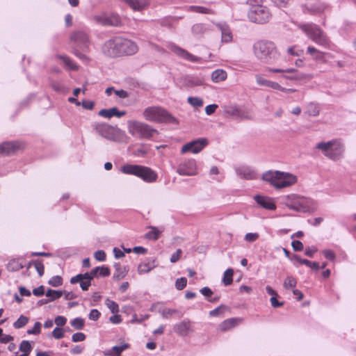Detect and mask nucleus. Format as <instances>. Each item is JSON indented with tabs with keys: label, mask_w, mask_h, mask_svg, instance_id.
<instances>
[{
	"label": "nucleus",
	"mask_w": 356,
	"mask_h": 356,
	"mask_svg": "<svg viewBox=\"0 0 356 356\" xmlns=\"http://www.w3.org/2000/svg\"><path fill=\"white\" fill-rule=\"evenodd\" d=\"M48 284L53 287H58L63 284V278L60 275L51 277L48 281Z\"/></svg>",
	"instance_id": "47"
},
{
	"label": "nucleus",
	"mask_w": 356,
	"mask_h": 356,
	"mask_svg": "<svg viewBox=\"0 0 356 356\" xmlns=\"http://www.w3.org/2000/svg\"><path fill=\"white\" fill-rule=\"evenodd\" d=\"M125 114V111H120L117 107H112L109 109L103 108L100 110L98 113L99 115L108 119L114 116L121 118L124 116Z\"/></svg>",
	"instance_id": "20"
},
{
	"label": "nucleus",
	"mask_w": 356,
	"mask_h": 356,
	"mask_svg": "<svg viewBox=\"0 0 356 356\" xmlns=\"http://www.w3.org/2000/svg\"><path fill=\"white\" fill-rule=\"evenodd\" d=\"M64 293V290H54L48 289L46 291L45 296L49 298L50 302L59 299Z\"/></svg>",
	"instance_id": "33"
},
{
	"label": "nucleus",
	"mask_w": 356,
	"mask_h": 356,
	"mask_svg": "<svg viewBox=\"0 0 356 356\" xmlns=\"http://www.w3.org/2000/svg\"><path fill=\"white\" fill-rule=\"evenodd\" d=\"M86 338V336L83 332H76L72 336V341L73 342H81L83 341Z\"/></svg>",
	"instance_id": "58"
},
{
	"label": "nucleus",
	"mask_w": 356,
	"mask_h": 356,
	"mask_svg": "<svg viewBox=\"0 0 356 356\" xmlns=\"http://www.w3.org/2000/svg\"><path fill=\"white\" fill-rule=\"evenodd\" d=\"M233 274L234 270L232 268H227L224 274L222 277V282L225 286H229L232 284L233 282Z\"/></svg>",
	"instance_id": "36"
},
{
	"label": "nucleus",
	"mask_w": 356,
	"mask_h": 356,
	"mask_svg": "<svg viewBox=\"0 0 356 356\" xmlns=\"http://www.w3.org/2000/svg\"><path fill=\"white\" fill-rule=\"evenodd\" d=\"M94 257L99 261H104L106 258V254L104 250H99L95 252Z\"/></svg>",
	"instance_id": "60"
},
{
	"label": "nucleus",
	"mask_w": 356,
	"mask_h": 356,
	"mask_svg": "<svg viewBox=\"0 0 356 356\" xmlns=\"http://www.w3.org/2000/svg\"><path fill=\"white\" fill-rule=\"evenodd\" d=\"M227 72L222 69H218L214 70L211 74V80L218 83L222 81H224L227 79Z\"/></svg>",
	"instance_id": "30"
},
{
	"label": "nucleus",
	"mask_w": 356,
	"mask_h": 356,
	"mask_svg": "<svg viewBox=\"0 0 356 356\" xmlns=\"http://www.w3.org/2000/svg\"><path fill=\"white\" fill-rule=\"evenodd\" d=\"M238 318H230L225 320L220 324V329L222 331H227L236 326Z\"/></svg>",
	"instance_id": "31"
},
{
	"label": "nucleus",
	"mask_w": 356,
	"mask_h": 356,
	"mask_svg": "<svg viewBox=\"0 0 356 356\" xmlns=\"http://www.w3.org/2000/svg\"><path fill=\"white\" fill-rule=\"evenodd\" d=\"M70 325L75 330H81L85 325V321L81 317H76L70 321Z\"/></svg>",
	"instance_id": "41"
},
{
	"label": "nucleus",
	"mask_w": 356,
	"mask_h": 356,
	"mask_svg": "<svg viewBox=\"0 0 356 356\" xmlns=\"http://www.w3.org/2000/svg\"><path fill=\"white\" fill-rule=\"evenodd\" d=\"M114 127L106 123H95L93 129L102 137L111 140L117 141L118 136L113 131Z\"/></svg>",
	"instance_id": "10"
},
{
	"label": "nucleus",
	"mask_w": 356,
	"mask_h": 356,
	"mask_svg": "<svg viewBox=\"0 0 356 356\" xmlns=\"http://www.w3.org/2000/svg\"><path fill=\"white\" fill-rule=\"evenodd\" d=\"M138 50L136 42L122 37H113L106 40L102 47L104 55L111 58L131 56Z\"/></svg>",
	"instance_id": "1"
},
{
	"label": "nucleus",
	"mask_w": 356,
	"mask_h": 356,
	"mask_svg": "<svg viewBox=\"0 0 356 356\" xmlns=\"http://www.w3.org/2000/svg\"><path fill=\"white\" fill-rule=\"evenodd\" d=\"M227 310H229V307L225 305L221 304L216 309L210 311L209 316L213 317L222 316L223 313Z\"/></svg>",
	"instance_id": "39"
},
{
	"label": "nucleus",
	"mask_w": 356,
	"mask_h": 356,
	"mask_svg": "<svg viewBox=\"0 0 356 356\" xmlns=\"http://www.w3.org/2000/svg\"><path fill=\"white\" fill-rule=\"evenodd\" d=\"M262 179L270 183L276 188L290 186L297 181V177L289 172L269 170L262 175Z\"/></svg>",
	"instance_id": "4"
},
{
	"label": "nucleus",
	"mask_w": 356,
	"mask_h": 356,
	"mask_svg": "<svg viewBox=\"0 0 356 356\" xmlns=\"http://www.w3.org/2000/svg\"><path fill=\"white\" fill-rule=\"evenodd\" d=\"M93 280L94 279L92 276L88 272H86L84 273H79L76 275L72 277L70 282L72 284L79 283L81 289L86 291L89 289Z\"/></svg>",
	"instance_id": "12"
},
{
	"label": "nucleus",
	"mask_w": 356,
	"mask_h": 356,
	"mask_svg": "<svg viewBox=\"0 0 356 356\" xmlns=\"http://www.w3.org/2000/svg\"><path fill=\"white\" fill-rule=\"evenodd\" d=\"M81 105L86 110H92L95 106V102L90 100H83L81 102Z\"/></svg>",
	"instance_id": "63"
},
{
	"label": "nucleus",
	"mask_w": 356,
	"mask_h": 356,
	"mask_svg": "<svg viewBox=\"0 0 356 356\" xmlns=\"http://www.w3.org/2000/svg\"><path fill=\"white\" fill-rule=\"evenodd\" d=\"M267 72H274V73H282V74H297L298 70L296 68H286V69H281V68H271L267 67L266 70Z\"/></svg>",
	"instance_id": "38"
},
{
	"label": "nucleus",
	"mask_w": 356,
	"mask_h": 356,
	"mask_svg": "<svg viewBox=\"0 0 356 356\" xmlns=\"http://www.w3.org/2000/svg\"><path fill=\"white\" fill-rule=\"evenodd\" d=\"M255 56L261 63L273 64L278 60L280 54L274 42L268 40H260L253 45Z\"/></svg>",
	"instance_id": "3"
},
{
	"label": "nucleus",
	"mask_w": 356,
	"mask_h": 356,
	"mask_svg": "<svg viewBox=\"0 0 356 356\" xmlns=\"http://www.w3.org/2000/svg\"><path fill=\"white\" fill-rule=\"evenodd\" d=\"M291 246H292L293 251H295V252L302 251L304 248L303 243L300 241H298V240H293L291 242Z\"/></svg>",
	"instance_id": "59"
},
{
	"label": "nucleus",
	"mask_w": 356,
	"mask_h": 356,
	"mask_svg": "<svg viewBox=\"0 0 356 356\" xmlns=\"http://www.w3.org/2000/svg\"><path fill=\"white\" fill-rule=\"evenodd\" d=\"M257 83L259 86H264L266 87H269L271 81L267 80L264 79L260 74H256L255 76Z\"/></svg>",
	"instance_id": "55"
},
{
	"label": "nucleus",
	"mask_w": 356,
	"mask_h": 356,
	"mask_svg": "<svg viewBox=\"0 0 356 356\" xmlns=\"http://www.w3.org/2000/svg\"><path fill=\"white\" fill-rule=\"evenodd\" d=\"M151 230L146 233L145 238L149 240L156 241L160 236V232L155 227H151Z\"/></svg>",
	"instance_id": "44"
},
{
	"label": "nucleus",
	"mask_w": 356,
	"mask_h": 356,
	"mask_svg": "<svg viewBox=\"0 0 356 356\" xmlns=\"http://www.w3.org/2000/svg\"><path fill=\"white\" fill-rule=\"evenodd\" d=\"M51 336L56 339H60L64 337V328L56 327L51 332Z\"/></svg>",
	"instance_id": "51"
},
{
	"label": "nucleus",
	"mask_w": 356,
	"mask_h": 356,
	"mask_svg": "<svg viewBox=\"0 0 356 356\" xmlns=\"http://www.w3.org/2000/svg\"><path fill=\"white\" fill-rule=\"evenodd\" d=\"M200 292L204 296L207 301L213 296V292L209 286H204L200 290Z\"/></svg>",
	"instance_id": "56"
},
{
	"label": "nucleus",
	"mask_w": 356,
	"mask_h": 356,
	"mask_svg": "<svg viewBox=\"0 0 356 356\" xmlns=\"http://www.w3.org/2000/svg\"><path fill=\"white\" fill-rule=\"evenodd\" d=\"M157 266L156 259L154 257H148L145 261L140 264L138 266V272L139 274L149 273L151 270Z\"/></svg>",
	"instance_id": "18"
},
{
	"label": "nucleus",
	"mask_w": 356,
	"mask_h": 356,
	"mask_svg": "<svg viewBox=\"0 0 356 356\" xmlns=\"http://www.w3.org/2000/svg\"><path fill=\"white\" fill-rule=\"evenodd\" d=\"M171 50L176 54L179 57L193 62V63H197L199 62L200 58L196 56H194L191 54L190 52L186 51V49L181 48L177 45H172L171 47Z\"/></svg>",
	"instance_id": "15"
},
{
	"label": "nucleus",
	"mask_w": 356,
	"mask_h": 356,
	"mask_svg": "<svg viewBox=\"0 0 356 356\" xmlns=\"http://www.w3.org/2000/svg\"><path fill=\"white\" fill-rule=\"evenodd\" d=\"M208 145V140L205 138H200L193 140L184 145L181 149V154L191 152L199 153Z\"/></svg>",
	"instance_id": "9"
},
{
	"label": "nucleus",
	"mask_w": 356,
	"mask_h": 356,
	"mask_svg": "<svg viewBox=\"0 0 356 356\" xmlns=\"http://www.w3.org/2000/svg\"><path fill=\"white\" fill-rule=\"evenodd\" d=\"M34 266L38 273V275L42 277L44 273V266L42 261L36 259L34 264Z\"/></svg>",
	"instance_id": "54"
},
{
	"label": "nucleus",
	"mask_w": 356,
	"mask_h": 356,
	"mask_svg": "<svg viewBox=\"0 0 356 356\" xmlns=\"http://www.w3.org/2000/svg\"><path fill=\"white\" fill-rule=\"evenodd\" d=\"M54 323L57 327H61L66 324L67 318L63 316H57L54 319Z\"/></svg>",
	"instance_id": "61"
},
{
	"label": "nucleus",
	"mask_w": 356,
	"mask_h": 356,
	"mask_svg": "<svg viewBox=\"0 0 356 356\" xmlns=\"http://www.w3.org/2000/svg\"><path fill=\"white\" fill-rule=\"evenodd\" d=\"M58 58L62 60L65 66L71 70H78L79 65H76L69 56L66 55H58Z\"/></svg>",
	"instance_id": "29"
},
{
	"label": "nucleus",
	"mask_w": 356,
	"mask_h": 356,
	"mask_svg": "<svg viewBox=\"0 0 356 356\" xmlns=\"http://www.w3.org/2000/svg\"><path fill=\"white\" fill-rule=\"evenodd\" d=\"M236 173L238 176L245 179H254L255 178V172L249 167H240L236 169Z\"/></svg>",
	"instance_id": "26"
},
{
	"label": "nucleus",
	"mask_w": 356,
	"mask_h": 356,
	"mask_svg": "<svg viewBox=\"0 0 356 356\" xmlns=\"http://www.w3.org/2000/svg\"><path fill=\"white\" fill-rule=\"evenodd\" d=\"M227 113L229 114L230 115L235 117L236 118H239V119L248 118V117L245 115V113L243 111H241L240 108H236V107L232 108L229 110H228Z\"/></svg>",
	"instance_id": "40"
},
{
	"label": "nucleus",
	"mask_w": 356,
	"mask_h": 356,
	"mask_svg": "<svg viewBox=\"0 0 356 356\" xmlns=\"http://www.w3.org/2000/svg\"><path fill=\"white\" fill-rule=\"evenodd\" d=\"M140 165L136 164H124L120 168V171L126 175H131L138 177L139 170L140 169Z\"/></svg>",
	"instance_id": "25"
},
{
	"label": "nucleus",
	"mask_w": 356,
	"mask_h": 356,
	"mask_svg": "<svg viewBox=\"0 0 356 356\" xmlns=\"http://www.w3.org/2000/svg\"><path fill=\"white\" fill-rule=\"evenodd\" d=\"M46 293L44 291V286L43 285H40L37 288L33 289V294L37 297H41Z\"/></svg>",
	"instance_id": "62"
},
{
	"label": "nucleus",
	"mask_w": 356,
	"mask_h": 356,
	"mask_svg": "<svg viewBox=\"0 0 356 356\" xmlns=\"http://www.w3.org/2000/svg\"><path fill=\"white\" fill-rule=\"evenodd\" d=\"M342 153L341 147L339 148H333L328 152V153H325V155L328 156L330 159L332 160H338Z\"/></svg>",
	"instance_id": "42"
},
{
	"label": "nucleus",
	"mask_w": 356,
	"mask_h": 356,
	"mask_svg": "<svg viewBox=\"0 0 356 356\" xmlns=\"http://www.w3.org/2000/svg\"><path fill=\"white\" fill-rule=\"evenodd\" d=\"M184 84L186 87H194V86H200L204 85V81L202 79L199 78L197 76H187L184 79Z\"/></svg>",
	"instance_id": "28"
},
{
	"label": "nucleus",
	"mask_w": 356,
	"mask_h": 356,
	"mask_svg": "<svg viewBox=\"0 0 356 356\" xmlns=\"http://www.w3.org/2000/svg\"><path fill=\"white\" fill-rule=\"evenodd\" d=\"M88 273L95 279L108 277L111 274V270L108 266L103 265L97 266Z\"/></svg>",
	"instance_id": "21"
},
{
	"label": "nucleus",
	"mask_w": 356,
	"mask_h": 356,
	"mask_svg": "<svg viewBox=\"0 0 356 356\" xmlns=\"http://www.w3.org/2000/svg\"><path fill=\"white\" fill-rule=\"evenodd\" d=\"M302 13L309 15H318L324 11L325 7L323 4L316 3L312 4H304L301 6Z\"/></svg>",
	"instance_id": "16"
},
{
	"label": "nucleus",
	"mask_w": 356,
	"mask_h": 356,
	"mask_svg": "<svg viewBox=\"0 0 356 356\" xmlns=\"http://www.w3.org/2000/svg\"><path fill=\"white\" fill-rule=\"evenodd\" d=\"M299 28L314 42L326 47L330 40L324 31L316 24L304 23L299 25Z\"/></svg>",
	"instance_id": "7"
},
{
	"label": "nucleus",
	"mask_w": 356,
	"mask_h": 356,
	"mask_svg": "<svg viewBox=\"0 0 356 356\" xmlns=\"http://www.w3.org/2000/svg\"><path fill=\"white\" fill-rule=\"evenodd\" d=\"M90 43L89 35L84 31H75L70 34L71 53L84 64H88L91 61V58L86 55L90 51Z\"/></svg>",
	"instance_id": "2"
},
{
	"label": "nucleus",
	"mask_w": 356,
	"mask_h": 356,
	"mask_svg": "<svg viewBox=\"0 0 356 356\" xmlns=\"http://www.w3.org/2000/svg\"><path fill=\"white\" fill-rule=\"evenodd\" d=\"M296 284H297V281H296V278H294L292 276H287L284 281L283 286L285 289H294Z\"/></svg>",
	"instance_id": "43"
},
{
	"label": "nucleus",
	"mask_w": 356,
	"mask_h": 356,
	"mask_svg": "<svg viewBox=\"0 0 356 356\" xmlns=\"http://www.w3.org/2000/svg\"><path fill=\"white\" fill-rule=\"evenodd\" d=\"M186 10L188 12H193V13H202V14H209L210 13V9L200 6H189L186 7Z\"/></svg>",
	"instance_id": "37"
},
{
	"label": "nucleus",
	"mask_w": 356,
	"mask_h": 356,
	"mask_svg": "<svg viewBox=\"0 0 356 356\" xmlns=\"http://www.w3.org/2000/svg\"><path fill=\"white\" fill-rule=\"evenodd\" d=\"M288 207L296 211L308 212L309 207L305 204V198L297 197V200H294L288 204Z\"/></svg>",
	"instance_id": "22"
},
{
	"label": "nucleus",
	"mask_w": 356,
	"mask_h": 356,
	"mask_svg": "<svg viewBox=\"0 0 356 356\" xmlns=\"http://www.w3.org/2000/svg\"><path fill=\"white\" fill-rule=\"evenodd\" d=\"M127 3L135 10H140L144 5L138 0H125Z\"/></svg>",
	"instance_id": "49"
},
{
	"label": "nucleus",
	"mask_w": 356,
	"mask_h": 356,
	"mask_svg": "<svg viewBox=\"0 0 356 356\" xmlns=\"http://www.w3.org/2000/svg\"><path fill=\"white\" fill-rule=\"evenodd\" d=\"M41 326L42 324L40 322L37 321L35 323L33 327L31 329H29L26 331V333L28 334H39L41 332Z\"/></svg>",
	"instance_id": "52"
},
{
	"label": "nucleus",
	"mask_w": 356,
	"mask_h": 356,
	"mask_svg": "<svg viewBox=\"0 0 356 356\" xmlns=\"http://www.w3.org/2000/svg\"><path fill=\"white\" fill-rule=\"evenodd\" d=\"M129 133L138 138L151 139L158 131L148 124L137 120L127 122Z\"/></svg>",
	"instance_id": "6"
},
{
	"label": "nucleus",
	"mask_w": 356,
	"mask_h": 356,
	"mask_svg": "<svg viewBox=\"0 0 356 356\" xmlns=\"http://www.w3.org/2000/svg\"><path fill=\"white\" fill-rule=\"evenodd\" d=\"M177 172L180 175L193 176L197 174L196 161L191 159L180 163L177 168Z\"/></svg>",
	"instance_id": "11"
},
{
	"label": "nucleus",
	"mask_w": 356,
	"mask_h": 356,
	"mask_svg": "<svg viewBox=\"0 0 356 356\" xmlns=\"http://www.w3.org/2000/svg\"><path fill=\"white\" fill-rule=\"evenodd\" d=\"M129 348V344L127 343H122L120 346H114L111 350V353L108 354L110 356H121V353L124 350Z\"/></svg>",
	"instance_id": "34"
},
{
	"label": "nucleus",
	"mask_w": 356,
	"mask_h": 356,
	"mask_svg": "<svg viewBox=\"0 0 356 356\" xmlns=\"http://www.w3.org/2000/svg\"><path fill=\"white\" fill-rule=\"evenodd\" d=\"M25 264L19 259H13L7 264L8 271L15 272L22 269Z\"/></svg>",
	"instance_id": "32"
},
{
	"label": "nucleus",
	"mask_w": 356,
	"mask_h": 356,
	"mask_svg": "<svg viewBox=\"0 0 356 356\" xmlns=\"http://www.w3.org/2000/svg\"><path fill=\"white\" fill-rule=\"evenodd\" d=\"M29 318L27 316L24 315H21L17 320L13 323V326L15 329H19L25 326L28 322Z\"/></svg>",
	"instance_id": "46"
},
{
	"label": "nucleus",
	"mask_w": 356,
	"mask_h": 356,
	"mask_svg": "<svg viewBox=\"0 0 356 356\" xmlns=\"http://www.w3.org/2000/svg\"><path fill=\"white\" fill-rule=\"evenodd\" d=\"M139 171L138 177L142 179L145 182H154L157 179V174L149 167L141 165Z\"/></svg>",
	"instance_id": "14"
},
{
	"label": "nucleus",
	"mask_w": 356,
	"mask_h": 356,
	"mask_svg": "<svg viewBox=\"0 0 356 356\" xmlns=\"http://www.w3.org/2000/svg\"><path fill=\"white\" fill-rule=\"evenodd\" d=\"M143 117L148 121L157 123L178 124V120L165 108L161 106H149L143 113Z\"/></svg>",
	"instance_id": "5"
},
{
	"label": "nucleus",
	"mask_w": 356,
	"mask_h": 356,
	"mask_svg": "<svg viewBox=\"0 0 356 356\" xmlns=\"http://www.w3.org/2000/svg\"><path fill=\"white\" fill-rule=\"evenodd\" d=\"M19 349L22 352L21 356H29L32 350V346L29 341L23 340L19 345Z\"/></svg>",
	"instance_id": "35"
},
{
	"label": "nucleus",
	"mask_w": 356,
	"mask_h": 356,
	"mask_svg": "<svg viewBox=\"0 0 356 356\" xmlns=\"http://www.w3.org/2000/svg\"><path fill=\"white\" fill-rule=\"evenodd\" d=\"M101 316V313L96 309H91L89 314V319L92 321H97Z\"/></svg>",
	"instance_id": "64"
},
{
	"label": "nucleus",
	"mask_w": 356,
	"mask_h": 356,
	"mask_svg": "<svg viewBox=\"0 0 356 356\" xmlns=\"http://www.w3.org/2000/svg\"><path fill=\"white\" fill-rule=\"evenodd\" d=\"M187 284V279L184 277L177 279L175 281V288L180 291L184 289Z\"/></svg>",
	"instance_id": "53"
},
{
	"label": "nucleus",
	"mask_w": 356,
	"mask_h": 356,
	"mask_svg": "<svg viewBox=\"0 0 356 356\" xmlns=\"http://www.w3.org/2000/svg\"><path fill=\"white\" fill-rule=\"evenodd\" d=\"M218 27L221 31L222 42H229L232 41V34L229 27L226 24H219Z\"/></svg>",
	"instance_id": "24"
},
{
	"label": "nucleus",
	"mask_w": 356,
	"mask_h": 356,
	"mask_svg": "<svg viewBox=\"0 0 356 356\" xmlns=\"http://www.w3.org/2000/svg\"><path fill=\"white\" fill-rule=\"evenodd\" d=\"M191 321L188 318H185L174 326V331L179 336L186 337L191 330Z\"/></svg>",
	"instance_id": "17"
},
{
	"label": "nucleus",
	"mask_w": 356,
	"mask_h": 356,
	"mask_svg": "<svg viewBox=\"0 0 356 356\" xmlns=\"http://www.w3.org/2000/svg\"><path fill=\"white\" fill-rule=\"evenodd\" d=\"M113 267L116 271V273H114L113 276V279L114 280H121L127 275L129 270V266H124V267H122L120 263L119 262L114 263Z\"/></svg>",
	"instance_id": "23"
},
{
	"label": "nucleus",
	"mask_w": 356,
	"mask_h": 356,
	"mask_svg": "<svg viewBox=\"0 0 356 356\" xmlns=\"http://www.w3.org/2000/svg\"><path fill=\"white\" fill-rule=\"evenodd\" d=\"M323 256L330 261H334L336 259V254L334 252L330 249H326L322 252Z\"/></svg>",
	"instance_id": "57"
},
{
	"label": "nucleus",
	"mask_w": 356,
	"mask_h": 356,
	"mask_svg": "<svg viewBox=\"0 0 356 356\" xmlns=\"http://www.w3.org/2000/svg\"><path fill=\"white\" fill-rule=\"evenodd\" d=\"M188 102L194 107H201L203 106L202 99L197 97H188Z\"/></svg>",
	"instance_id": "50"
},
{
	"label": "nucleus",
	"mask_w": 356,
	"mask_h": 356,
	"mask_svg": "<svg viewBox=\"0 0 356 356\" xmlns=\"http://www.w3.org/2000/svg\"><path fill=\"white\" fill-rule=\"evenodd\" d=\"M105 304L112 314H117L119 312V306L115 301L107 298Z\"/></svg>",
	"instance_id": "48"
},
{
	"label": "nucleus",
	"mask_w": 356,
	"mask_h": 356,
	"mask_svg": "<svg viewBox=\"0 0 356 356\" xmlns=\"http://www.w3.org/2000/svg\"><path fill=\"white\" fill-rule=\"evenodd\" d=\"M248 17L250 22L264 24L267 23L271 17L269 9L263 5H254L250 7Z\"/></svg>",
	"instance_id": "8"
},
{
	"label": "nucleus",
	"mask_w": 356,
	"mask_h": 356,
	"mask_svg": "<svg viewBox=\"0 0 356 356\" xmlns=\"http://www.w3.org/2000/svg\"><path fill=\"white\" fill-rule=\"evenodd\" d=\"M334 143V141H328L327 143L321 142L316 145V148L322 150L325 154L328 153L333 147Z\"/></svg>",
	"instance_id": "45"
},
{
	"label": "nucleus",
	"mask_w": 356,
	"mask_h": 356,
	"mask_svg": "<svg viewBox=\"0 0 356 356\" xmlns=\"http://www.w3.org/2000/svg\"><path fill=\"white\" fill-rule=\"evenodd\" d=\"M209 30V26L208 24H204V23L195 24L191 28L192 33L195 37L202 36L204 33H205Z\"/></svg>",
	"instance_id": "27"
},
{
	"label": "nucleus",
	"mask_w": 356,
	"mask_h": 356,
	"mask_svg": "<svg viewBox=\"0 0 356 356\" xmlns=\"http://www.w3.org/2000/svg\"><path fill=\"white\" fill-rule=\"evenodd\" d=\"M254 200L257 204L265 209L270 211H274L276 209V205L271 197L261 195H256L254 197Z\"/></svg>",
	"instance_id": "13"
},
{
	"label": "nucleus",
	"mask_w": 356,
	"mask_h": 356,
	"mask_svg": "<svg viewBox=\"0 0 356 356\" xmlns=\"http://www.w3.org/2000/svg\"><path fill=\"white\" fill-rule=\"evenodd\" d=\"M19 149L17 142H5L0 145V155L8 156Z\"/></svg>",
	"instance_id": "19"
}]
</instances>
